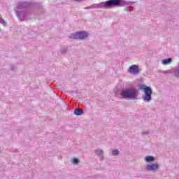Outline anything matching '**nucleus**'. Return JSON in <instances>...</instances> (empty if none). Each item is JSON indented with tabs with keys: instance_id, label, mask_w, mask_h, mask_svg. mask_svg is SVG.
Masks as SVG:
<instances>
[{
	"instance_id": "ddd939ff",
	"label": "nucleus",
	"mask_w": 179,
	"mask_h": 179,
	"mask_svg": "<svg viewBox=\"0 0 179 179\" xmlns=\"http://www.w3.org/2000/svg\"><path fill=\"white\" fill-rule=\"evenodd\" d=\"M113 156H117L118 155V150H115L112 152Z\"/></svg>"
},
{
	"instance_id": "2eb2a0df",
	"label": "nucleus",
	"mask_w": 179,
	"mask_h": 179,
	"mask_svg": "<svg viewBox=\"0 0 179 179\" xmlns=\"http://www.w3.org/2000/svg\"><path fill=\"white\" fill-rule=\"evenodd\" d=\"M73 163H74V164H78V163H79V160L76 158H74L73 159Z\"/></svg>"
},
{
	"instance_id": "0eeeda50",
	"label": "nucleus",
	"mask_w": 179,
	"mask_h": 179,
	"mask_svg": "<svg viewBox=\"0 0 179 179\" xmlns=\"http://www.w3.org/2000/svg\"><path fill=\"white\" fill-rule=\"evenodd\" d=\"M131 75H138L139 73V66L136 64L131 65L129 69Z\"/></svg>"
},
{
	"instance_id": "7ed1b4c3",
	"label": "nucleus",
	"mask_w": 179,
	"mask_h": 179,
	"mask_svg": "<svg viewBox=\"0 0 179 179\" xmlns=\"http://www.w3.org/2000/svg\"><path fill=\"white\" fill-rule=\"evenodd\" d=\"M135 2L126 0H111L112 8H122V6H132Z\"/></svg>"
},
{
	"instance_id": "4468645a",
	"label": "nucleus",
	"mask_w": 179,
	"mask_h": 179,
	"mask_svg": "<svg viewBox=\"0 0 179 179\" xmlns=\"http://www.w3.org/2000/svg\"><path fill=\"white\" fill-rule=\"evenodd\" d=\"M124 10L126 11V12H128L129 13L131 12V8H129V6H126L125 8H124Z\"/></svg>"
},
{
	"instance_id": "9b49d317",
	"label": "nucleus",
	"mask_w": 179,
	"mask_h": 179,
	"mask_svg": "<svg viewBox=\"0 0 179 179\" xmlns=\"http://www.w3.org/2000/svg\"><path fill=\"white\" fill-rule=\"evenodd\" d=\"M145 160L147 162V163H149L150 162H153V160H155V157L152 156H148L145 157Z\"/></svg>"
},
{
	"instance_id": "39448f33",
	"label": "nucleus",
	"mask_w": 179,
	"mask_h": 179,
	"mask_svg": "<svg viewBox=\"0 0 179 179\" xmlns=\"http://www.w3.org/2000/svg\"><path fill=\"white\" fill-rule=\"evenodd\" d=\"M69 37L71 40H86L89 37V33L85 31H80L71 34Z\"/></svg>"
},
{
	"instance_id": "423d86ee",
	"label": "nucleus",
	"mask_w": 179,
	"mask_h": 179,
	"mask_svg": "<svg viewBox=\"0 0 179 179\" xmlns=\"http://www.w3.org/2000/svg\"><path fill=\"white\" fill-rule=\"evenodd\" d=\"M142 89L144 90L145 96H143L144 101H150L152 99V89L146 85H142Z\"/></svg>"
},
{
	"instance_id": "20e7f679",
	"label": "nucleus",
	"mask_w": 179,
	"mask_h": 179,
	"mask_svg": "<svg viewBox=\"0 0 179 179\" xmlns=\"http://www.w3.org/2000/svg\"><path fill=\"white\" fill-rule=\"evenodd\" d=\"M90 8H96V9H108L112 8L111 0H108L99 3H94L90 6L84 8V9H90Z\"/></svg>"
},
{
	"instance_id": "dca6fc26",
	"label": "nucleus",
	"mask_w": 179,
	"mask_h": 179,
	"mask_svg": "<svg viewBox=\"0 0 179 179\" xmlns=\"http://www.w3.org/2000/svg\"><path fill=\"white\" fill-rule=\"evenodd\" d=\"M176 73H178V75H179V70H178V71H176Z\"/></svg>"
},
{
	"instance_id": "f257e3e1",
	"label": "nucleus",
	"mask_w": 179,
	"mask_h": 179,
	"mask_svg": "<svg viewBox=\"0 0 179 179\" xmlns=\"http://www.w3.org/2000/svg\"><path fill=\"white\" fill-rule=\"evenodd\" d=\"M15 10L20 20H24L31 17L33 5L27 1H20L17 3Z\"/></svg>"
},
{
	"instance_id": "f8f14e48",
	"label": "nucleus",
	"mask_w": 179,
	"mask_h": 179,
	"mask_svg": "<svg viewBox=\"0 0 179 179\" xmlns=\"http://www.w3.org/2000/svg\"><path fill=\"white\" fill-rule=\"evenodd\" d=\"M0 23L1 24H3V26H6V22L3 18L2 17V15H0Z\"/></svg>"
},
{
	"instance_id": "1a4fd4ad",
	"label": "nucleus",
	"mask_w": 179,
	"mask_h": 179,
	"mask_svg": "<svg viewBox=\"0 0 179 179\" xmlns=\"http://www.w3.org/2000/svg\"><path fill=\"white\" fill-rule=\"evenodd\" d=\"M74 113L76 115H82V114H83V110L81 108H76L74 111Z\"/></svg>"
},
{
	"instance_id": "9d476101",
	"label": "nucleus",
	"mask_w": 179,
	"mask_h": 179,
	"mask_svg": "<svg viewBox=\"0 0 179 179\" xmlns=\"http://www.w3.org/2000/svg\"><path fill=\"white\" fill-rule=\"evenodd\" d=\"M171 62V58H168L162 60L163 65H169Z\"/></svg>"
},
{
	"instance_id": "f03ea898",
	"label": "nucleus",
	"mask_w": 179,
	"mask_h": 179,
	"mask_svg": "<svg viewBox=\"0 0 179 179\" xmlns=\"http://www.w3.org/2000/svg\"><path fill=\"white\" fill-rule=\"evenodd\" d=\"M120 94L124 99H136L138 92L135 88H129L122 91Z\"/></svg>"
},
{
	"instance_id": "6e6552de",
	"label": "nucleus",
	"mask_w": 179,
	"mask_h": 179,
	"mask_svg": "<svg viewBox=\"0 0 179 179\" xmlns=\"http://www.w3.org/2000/svg\"><path fill=\"white\" fill-rule=\"evenodd\" d=\"M149 170H157L159 169V165L157 164H152L148 166Z\"/></svg>"
}]
</instances>
